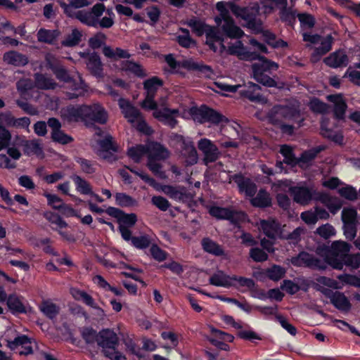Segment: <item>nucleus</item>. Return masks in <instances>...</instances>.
<instances>
[{"label":"nucleus","mask_w":360,"mask_h":360,"mask_svg":"<svg viewBox=\"0 0 360 360\" xmlns=\"http://www.w3.org/2000/svg\"><path fill=\"white\" fill-rule=\"evenodd\" d=\"M209 282L212 285L226 288L233 287L238 289L240 287H246L249 290H252L255 285L252 278L236 275L229 276L221 270L212 274L209 278Z\"/></svg>","instance_id":"f03ea898"},{"label":"nucleus","mask_w":360,"mask_h":360,"mask_svg":"<svg viewBox=\"0 0 360 360\" xmlns=\"http://www.w3.org/2000/svg\"><path fill=\"white\" fill-rule=\"evenodd\" d=\"M165 60L172 70H175L178 67L181 66L187 70H197L207 75H210L213 72L211 66L205 64H200L191 59L184 60L180 64L172 53L166 55Z\"/></svg>","instance_id":"423d86ee"},{"label":"nucleus","mask_w":360,"mask_h":360,"mask_svg":"<svg viewBox=\"0 0 360 360\" xmlns=\"http://www.w3.org/2000/svg\"><path fill=\"white\" fill-rule=\"evenodd\" d=\"M351 249V245L343 240H335L330 246L323 245L318 250L324 251L323 260L319 259L307 252L302 251L297 256L291 258V263L295 266H304L308 268L326 270L327 265L335 269L333 262H340Z\"/></svg>","instance_id":"f257e3e1"},{"label":"nucleus","mask_w":360,"mask_h":360,"mask_svg":"<svg viewBox=\"0 0 360 360\" xmlns=\"http://www.w3.org/2000/svg\"><path fill=\"white\" fill-rule=\"evenodd\" d=\"M105 39L106 35L101 32H98L89 39V45L93 49H98L105 44Z\"/></svg>","instance_id":"680f3d73"},{"label":"nucleus","mask_w":360,"mask_h":360,"mask_svg":"<svg viewBox=\"0 0 360 360\" xmlns=\"http://www.w3.org/2000/svg\"><path fill=\"white\" fill-rule=\"evenodd\" d=\"M72 89L73 92L69 93V98L70 99H75L77 98L79 96H84L85 93L86 92V85L84 83V82L80 79L79 82H76L73 79L72 80Z\"/></svg>","instance_id":"8fccbe9b"},{"label":"nucleus","mask_w":360,"mask_h":360,"mask_svg":"<svg viewBox=\"0 0 360 360\" xmlns=\"http://www.w3.org/2000/svg\"><path fill=\"white\" fill-rule=\"evenodd\" d=\"M41 311L49 319H54L59 314L60 309L54 303L44 301L40 307Z\"/></svg>","instance_id":"a19ab883"},{"label":"nucleus","mask_w":360,"mask_h":360,"mask_svg":"<svg viewBox=\"0 0 360 360\" xmlns=\"http://www.w3.org/2000/svg\"><path fill=\"white\" fill-rule=\"evenodd\" d=\"M334 38L331 34H328L321 41V45L315 48L313 56L321 57L326 55L332 49Z\"/></svg>","instance_id":"f704fd0d"},{"label":"nucleus","mask_w":360,"mask_h":360,"mask_svg":"<svg viewBox=\"0 0 360 360\" xmlns=\"http://www.w3.org/2000/svg\"><path fill=\"white\" fill-rule=\"evenodd\" d=\"M261 228L264 234L270 239L275 240L281 232V226L275 220L261 221Z\"/></svg>","instance_id":"a878e982"},{"label":"nucleus","mask_w":360,"mask_h":360,"mask_svg":"<svg viewBox=\"0 0 360 360\" xmlns=\"http://www.w3.org/2000/svg\"><path fill=\"white\" fill-rule=\"evenodd\" d=\"M51 139L53 141L62 145L70 143L74 141L71 136L65 134L61 129L58 131L51 132Z\"/></svg>","instance_id":"13d9d810"},{"label":"nucleus","mask_w":360,"mask_h":360,"mask_svg":"<svg viewBox=\"0 0 360 360\" xmlns=\"http://www.w3.org/2000/svg\"><path fill=\"white\" fill-rule=\"evenodd\" d=\"M198 149L203 153V163L208 165L216 162L221 156L218 147L210 139H201L198 143Z\"/></svg>","instance_id":"9d476101"},{"label":"nucleus","mask_w":360,"mask_h":360,"mask_svg":"<svg viewBox=\"0 0 360 360\" xmlns=\"http://www.w3.org/2000/svg\"><path fill=\"white\" fill-rule=\"evenodd\" d=\"M251 204L255 207L266 208L272 205V200L269 193L264 188L259 190L257 195L251 200Z\"/></svg>","instance_id":"b1692460"},{"label":"nucleus","mask_w":360,"mask_h":360,"mask_svg":"<svg viewBox=\"0 0 360 360\" xmlns=\"http://www.w3.org/2000/svg\"><path fill=\"white\" fill-rule=\"evenodd\" d=\"M338 278L342 283L360 288V277L354 275L344 274L338 276Z\"/></svg>","instance_id":"774afa93"},{"label":"nucleus","mask_w":360,"mask_h":360,"mask_svg":"<svg viewBox=\"0 0 360 360\" xmlns=\"http://www.w3.org/2000/svg\"><path fill=\"white\" fill-rule=\"evenodd\" d=\"M151 257L157 262H161L167 259L169 254L161 249L157 244H152L150 248Z\"/></svg>","instance_id":"6e6d98bb"},{"label":"nucleus","mask_w":360,"mask_h":360,"mask_svg":"<svg viewBox=\"0 0 360 360\" xmlns=\"http://www.w3.org/2000/svg\"><path fill=\"white\" fill-rule=\"evenodd\" d=\"M163 85V81L158 77H152L143 82L146 95L155 96L158 89Z\"/></svg>","instance_id":"c9c22d12"},{"label":"nucleus","mask_w":360,"mask_h":360,"mask_svg":"<svg viewBox=\"0 0 360 360\" xmlns=\"http://www.w3.org/2000/svg\"><path fill=\"white\" fill-rule=\"evenodd\" d=\"M86 67L94 77L96 78L103 77V63L98 53L92 52L86 54Z\"/></svg>","instance_id":"f3484780"},{"label":"nucleus","mask_w":360,"mask_h":360,"mask_svg":"<svg viewBox=\"0 0 360 360\" xmlns=\"http://www.w3.org/2000/svg\"><path fill=\"white\" fill-rule=\"evenodd\" d=\"M116 205L122 207H130L137 205L136 199L125 193H116L115 195Z\"/></svg>","instance_id":"ea45409f"},{"label":"nucleus","mask_w":360,"mask_h":360,"mask_svg":"<svg viewBox=\"0 0 360 360\" xmlns=\"http://www.w3.org/2000/svg\"><path fill=\"white\" fill-rule=\"evenodd\" d=\"M34 82L36 86L41 89H53L56 87L53 80L41 73L34 74Z\"/></svg>","instance_id":"4c0bfd02"},{"label":"nucleus","mask_w":360,"mask_h":360,"mask_svg":"<svg viewBox=\"0 0 360 360\" xmlns=\"http://www.w3.org/2000/svg\"><path fill=\"white\" fill-rule=\"evenodd\" d=\"M122 69L126 71H129L134 73L136 76L141 78L145 77L146 76V74L141 65L132 60L123 61Z\"/></svg>","instance_id":"c03bdc74"},{"label":"nucleus","mask_w":360,"mask_h":360,"mask_svg":"<svg viewBox=\"0 0 360 360\" xmlns=\"http://www.w3.org/2000/svg\"><path fill=\"white\" fill-rule=\"evenodd\" d=\"M81 335L87 345L97 342L98 333L91 327H84L81 331Z\"/></svg>","instance_id":"603ef678"},{"label":"nucleus","mask_w":360,"mask_h":360,"mask_svg":"<svg viewBox=\"0 0 360 360\" xmlns=\"http://www.w3.org/2000/svg\"><path fill=\"white\" fill-rule=\"evenodd\" d=\"M146 13L148 17L149 18L150 22V25H155L159 21L161 11L158 6H151L148 7L146 9Z\"/></svg>","instance_id":"338daca9"},{"label":"nucleus","mask_w":360,"mask_h":360,"mask_svg":"<svg viewBox=\"0 0 360 360\" xmlns=\"http://www.w3.org/2000/svg\"><path fill=\"white\" fill-rule=\"evenodd\" d=\"M209 214L217 219L229 220L233 224H238V219L235 217L236 212L229 208L213 205L210 207Z\"/></svg>","instance_id":"aec40b11"},{"label":"nucleus","mask_w":360,"mask_h":360,"mask_svg":"<svg viewBox=\"0 0 360 360\" xmlns=\"http://www.w3.org/2000/svg\"><path fill=\"white\" fill-rule=\"evenodd\" d=\"M280 153L283 156V162L285 164L291 167L298 165V158L295 155L292 148L288 145H283L280 149Z\"/></svg>","instance_id":"58836bf2"},{"label":"nucleus","mask_w":360,"mask_h":360,"mask_svg":"<svg viewBox=\"0 0 360 360\" xmlns=\"http://www.w3.org/2000/svg\"><path fill=\"white\" fill-rule=\"evenodd\" d=\"M309 108L315 113L324 114L328 111V105L319 98L314 97L310 100Z\"/></svg>","instance_id":"3c124183"},{"label":"nucleus","mask_w":360,"mask_h":360,"mask_svg":"<svg viewBox=\"0 0 360 360\" xmlns=\"http://www.w3.org/2000/svg\"><path fill=\"white\" fill-rule=\"evenodd\" d=\"M341 219L343 224H358L356 210L352 207H344L341 214Z\"/></svg>","instance_id":"79ce46f5"},{"label":"nucleus","mask_w":360,"mask_h":360,"mask_svg":"<svg viewBox=\"0 0 360 360\" xmlns=\"http://www.w3.org/2000/svg\"><path fill=\"white\" fill-rule=\"evenodd\" d=\"M347 108V103L342 99L335 102L333 108L334 117L338 120H343L345 118Z\"/></svg>","instance_id":"e2e57ef3"},{"label":"nucleus","mask_w":360,"mask_h":360,"mask_svg":"<svg viewBox=\"0 0 360 360\" xmlns=\"http://www.w3.org/2000/svg\"><path fill=\"white\" fill-rule=\"evenodd\" d=\"M120 108L124 117L131 124L136 122V120L141 117V113L139 109L134 106L129 101H124L120 102Z\"/></svg>","instance_id":"412c9836"},{"label":"nucleus","mask_w":360,"mask_h":360,"mask_svg":"<svg viewBox=\"0 0 360 360\" xmlns=\"http://www.w3.org/2000/svg\"><path fill=\"white\" fill-rule=\"evenodd\" d=\"M4 60L8 64L15 66H24L28 63L27 57L15 51H10L5 53Z\"/></svg>","instance_id":"cd10ccee"},{"label":"nucleus","mask_w":360,"mask_h":360,"mask_svg":"<svg viewBox=\"0 0 360 360\" xmlns=\"http://www.w3.org/2000/svg\"><path fill=\"white\" fill-rule=\"evenodd\" d=\"M191 115L194 119L201 124L208 122L212 124L218 125L221 123H227L229 120L226 117L216 110L202 104L199 108L191 109Z\"/></svg>","instance_id":"20e7f679"},{"label":"nucleus","mask_w":360,"mask_h":360,"mask_svg":"<svg viewBox=\"0 0 360 360\" xmlns=\"http://www.w3.org/2000/svg\"><path fill=\"white\" fill-rule=\"evenodd\" d=\"M250 257L256 262H263L268 259V255L259 248H252L250 250Z\"/></svg>","instance_id":"0e129e2a"},{"label":"nucleus","mask_w":360,"mask_h":360,"mask_svg":"<svg viewBox=\"0 0 360 360\" xmlns=\"http://www.w3.org/2000/svg\"><path fill=\"white\" fill-rule=\"evenodd\" d=\"M297 18L300 22L301 26L302 27H307L309 29H311L315 25V18L312 15L309 13H298Z\"/></svg>","instance_id":"69168bd1"},{"label":"nucleus","mask_w":360,"mask_h":360,"mask_svg":"<svg viewBox=\"0 0 360 360\" xmlns=\"http://www.w3.org/2000/svg\"><path fill=\"white\" fill-rule=\"evenodd\" d=\"M289 192L292 196L294 202L300 205H307L314 199L317 193L313 187L306 185H297L289 188Z\"/></svg>","instance_id":"0eeeda50"},{"label":"nucleus","mask_w":360,"mask_h":360,"mask_svg":"<svg viewBox=\"0 0 360 360\" xmlns=\"http://www.w3.org/2000/svg\"><path fill=\"white\" fill-rule=\"evenodd\" d=\"M82 32L77 29H73L71 34L66 36L61 44L65 47H74L77 46L82 41Z\"/></svg>","instance_id":"37998d69"},{"label":"nucleus","mask_w":360,"mask_h":360,"mask_svg":"<svg viewBox=\"0 0 360 360\" xmlns=\"http://www.w3.org/2000/svg\"><path fill=\"white\" fill-rule=\"evenodd\" d=\"M71 179L73 181L76 190L82 195L93 194V191L90 184L82 178L77 174H73L71 176Z\"/></svg>","instance_id":"72a5a7b5"},{"label":"nucleus","mask_w":360,"mask_h":360,"mask_svg":"<svg viewBox=\"0 0 360 360\" xmlns=\"http://www.w3.org/2000/svg\"><path fill=\"white\" fill-rule=\"evenodd\" d=\"M335 264V269L342 270L344 266L351 267L356 269L360 266V253L348 254L342 257L340 262H333Z\"/></svg>","instance_id":"393cba45"},{"label":"nucleus","mask_w":360,"mask_h":360,"mask_svg":"<svg viewBox=\"0 0 360 360\" xmlns=\"http://www.w3.org/2000/svg\"><path fill=\"white\" fill-rule=\"evenodd\" d=\"M316 234L320 236L324 239H328L332 236H335L336 230L330 224H325L319 226L315 232Z\"/></svg>","instance_id":"864d4df0"},{"label":"nucleus","mask_w":360,"mask_h":360,"mask_svg":"<svg viewBox=\"0 0 360 360\" xmlns=\"http://www.w3.org/2000/svg\"><path fill=\"white\" fill-rule=\"evenodd\" d=\"M148 158L165 160L169 158V150L158 141H153L147 146Z\"/></svg>","instance_id":"6ab92c4d"},{"label":"nucleus","mask_w":360,"mask_h":360,"mask_svg":"<svg viewBox=\"0 0 360 360\" xmlns=\"http://www.w3.org/2000/svg\"><path fill=\"white\" fill-rule=\"evenodd\" d=\"M85 126L91 127L95 123L105 124L108 120V114L105 108L99 103L92 105L85 104Z\"/></svg>","instance_id":"39448f33"},{"label":"nucleus","mask_w":360,"mask_h":360,"mask_svg":"<svg viewBox=\"0 0 360 360\" xmlns=\"http://www.w3.org/2000/svg\"><path fill=\"white\" fill-rule=\"evenodd\" d=\"M281 113L284 118L298 123L299 127L302 126L304 119L301 118L300 110L290 107H280Z\"/></svg>","instance_id":"473e14b6"},{"label":"nucleus","mask_w":360,"mask_h":360,"mask_svg":"<svg viewBox=\"0 0 360 360\" xmlns=\"http://www.w3.org/2000/svg\"><path fill=\"white\" fill-rule=\"evenodd\" d=\"M326 149V146L319 145L318 146L303 151L300 156L298 158V165L301 163L308 165L312 160H314L321 152L325 150Z\"/></svg>","instance_id":"c85d7f7f"},{"label":"nucleus","mask_w":360,"mask_h":360,"mask_svg":"<svg viewBox=\"0 0 360 360\" xmlns=\"http://www.w3.org/2000/svg\"><path fill=\"white\" fill-rule=\"evenodd\" d=\"M122 69L126 71H129L134 73L136 76L141 78L145 77L146 76V74L141 65L132 60L123 61Z\"/></svg>","instance_id":"a18cd8bd"},{"label":"nucleus","mask_w":360,"mask_h":360,"mask_svg":"<svg viewBox=\"0 0 360 360\" xmlns=\"http://www.w3.org/2000/svg\"><path fill=\"white\" fill-rule=\"evenodd\" d=\"M97 344L104 350H113L119 344L117 334L110 329H103L98 332Z\"/></svg>","instance_id":"f8f14e48"},{"label":"nucleus","mask_w":360,"mask_h":360,"mask_svg":"<svg viewBox=\"0 0 360 360\" xmlns=\"http://www.w3.org/2000/svg\"><path fill=\"white\" fill-rule=\"evenodd\" d=\"M331 304L338 310L347 312L352 308V304L345 295L339 291L333 292L330 297Z\"/></svg>","instance_id":"4be33fe9"},{"label":"nucleus","mask_w":360,"mask_h":360,"mask_svg":"<svg viewBox=\"0 0 360 360\" xmlns=\"http://www.w3.org/2000/svg\"><path fill=\"white\" fill-rule=\"evenodd\" d=\"M147 154V146H143L141 144L137 145L135 147L129 148L127 152L128 156L135 162H139L141 158L144 155Z\"/></svg>","instance_id":"09e8293b"},{"label":"nucleus","mask_w":360,"mask_h":360,"mask_svg":"<svg viewBox=\"0 0 360 360\" xmlns=\"http://www.w3.org/2000/svg\"><path fill=\"white\" fill-rule=\"evenodd\" d=\"M27 344H31V338L26 335H20L15 337L13 340H8L7 346L13 350L18 346L23 347Z\"/></svg>","instance_id":"bf43d9fd"},{"label":"nucleus","mask_w":360,"mask_h":360,"mask_svg":"<svg viewBox=\"0 0 360 360\" xmlns=\"http://www.w3.org/2000/svg\"><path fill=\"white\" fill-rule=\"evenodd\" d=\"M260 33L262 34L264 42L273 49L286 48L288 46L285 41L281 39H276V34L269 30H264L262 28Z\"/></svg>","instance_id":"c756f323"},{"label":"nucleus","mask_w":360,"mask_h":360,"mask_svg":"<svg viewBox=\"0 0 360 360\" xmlns=\"http://www.w3.org/2000/svg\"><path fill=\"white\" fill-rule=\"evenodd\" d=\"M323 63L331 68L337 69L347 66L349 58L344 51L338 50L326 57Z\"/></svg>","instance_id":"dca6fc26"},{"label":"nucleus","mask_w":360,"mask_h":360,"mask_svg":"<svg viewBox=\"0 0 360 360\" xmlns=\"http://www.w3.org/2000/svg\"><path fill=\"white\" fill-rule=\"evenodd\" d=\"M75 162L80 165L82 171L86 174H93L96 172V168L92 161L81 157H76Z\"/></svg>","instance_id":"5fc2aeb1"},{"label":"nucleus","mask_w":360,"mask_h":360,"mask_svg":"<svg viewBox=\"0 0 360 360\" xmlns=\"http://www.w3.org/2000/svg\"><path fill=\"white\" fill-rule=\"evenodd\" d=\"M260 13V7L258 4L252 6L245 7L241 18L245 21L246 27L255 33L262 32V22L257 17Z\"/></svg>","instance_id":"1a4fd4ad"},{"label":"nucleus","mask_w":360,"mask_h":360,"mask_svg":"<svg viewBox=\"0 0 360 360\" xmlns=\"http://www.w3.org/2000/svg\"><path fill=\"white\" fill-rule=\"evenodd\" d=\"M297 15L298 13H297L296 10L292 9L291 7H288L287 6H283L279 11L281 21L283 22L287 27L292 29L295 28Z\"/></svg>","instance_id":"5701e85b"},{"label":"nucleus","mask_w":360,"mask_h":360,"mask_svg":"<svg viewBox=\"0 0 360 360\" xmlns=\"http://www.w3.org/2000/svg\"><path fill=\"white\" fill-rule=\"evenodd\" d=\"M44 217L51 224L57 225L60 229H65L68 227V224L63 218L57 213L46 212Z\"/></svg>","instance_id":"052dcab7"},{"label":"nucleus","mask_w":360,"mask_h":360,"mask_svg":"<svg viewBox=\"0 0 360 360\" xmlns=\"http://www.w3.org/2000/svg\"><path fill=\"white\" fill-rule=\"evenodd\" d=\"M60 32L58 30H46L41 28L37 32V39L39 42L54 44Z\"/></svg>","instance_id":"7c9ffc66"},{"label":"nucleus","mask_w":360,"mask_h":360,"mask_svg":"<svg viewBox=\"0 0 360 360\" xmlns=\"http://www.w3.org/2000/svg\"><path fill=\"white\" fill-rule=\"evenodd\" d=\"M70 293L75 300L82 302L86 306L96 309L98 315H104V310L95 302L93 297L86 291L78 288H71Z\"/></svg>","instance_id":"2eb2a0df"},{"label":"nucleus","mask_w":360,"mask_h":360,"mask_svg":"<svg viewBox=\"0 0 360 360\" xmlns=\"http://www.w3.org/2000/svg\"><path fill=\"white\" fill-rule=\"evenodd\" d=\"M105 213L109 216L114 217L117 219L119 224V231L120 232L121 227L127 229H130L133 227L137 221V215L134 213H125L123 210L114 207H108L105 210Z\"/></svg>","instance_id":"6e6552de"},{"label":"nucleus","mask_w":360,"mask_h":360,"mask_svg":"<svg viewBox=\"0 0 360 360\" xmlns=\"http://www.w3.org/2000/svg\"><path fill=\"white\" fill-rule=\"evenodd\" d=\"M201 245L205 252L212 255L221 257L225 255L222 247L208 237L202 239Z\"/></svg>","instance_id":"bb28decb"},{"label":"nucleus","mask_w":360,"mask_h":360,"mask_svg":"<svg viewBox=\"0 0 360 360\" xmlns=\"http://www.w3.org/2000/svg\"><path fill=\"white\" fill-rule=\"evenodd\" d=\"M49 67L58 80L64 82H72V78L67 69L62 65L58 63H49Z\"/></svg>","instance_id":"2f4dec72"},{"label":"nucleus","mask_w":360,"mask_h":360,"mask_svg":"<svg viewBox=\"0 0 360 360\" xmlns=\"http://www.w3.org/2000/svg\"><path fill=\"white\" fill-rule=\"evenodd\" d=\"M23 297L15 293L10 294L6 297V305L10 312L14 315L27 314L31 311V307L29 304H25Z\"/></svg>","instance_id":"9b49d317"},{"label":"nucleus","mask_w":360,"mask_h":360,"mask_svg":"<svg viewBox=\"0 0 360 360\" xmlns=\"http://www.w3.org/2000/svg\"><path fill=\"white\" fill-rule=\"evenodd\" d=\"M85 104L67 106L64 111L63 116L69 122H82L85 124Z\"/></svg>","instance_id":"a211bd4d"},{"label":"nucleus","mask_w":360,"mask_h":360,"mask_svg":"<svg viewBox=\"0 0 360 360\" xmlns=\"http://www.w3.org/2000/svg\"><path fill=\"white\" fill-rule=\"evenodd\" d=\"M221 30L225 36L231 39H240L244 35L243 31L235 24V22L223 25Z\"/></svg>","instance_id":"e433bc0d"},{"label":"nucleus","mask_w":360,"mask_h":360,"mask_svg":"<svg viewBox=\"0 0 360 360\" xmlns=\"http://www.w3.org/2000/svg\"><path fill=\"white\" fill-rule=\"evenodd\" d=\"M286 271L284 267L274 264L271 267L266 269V275L271 281H278L285 275Z\"/></svg>","instance_id":"49530a36"},{"label":"nucleus","mask_w":360,"mask_h":360,"mask_svg":"<svg viewBox=\"0 0 360 360\" xmlns=\"http://www.w3.org/2000/svg\"><path fill=\"white\" fill-rule=\"evenodd\" d=\"M278 64L265 56L261 57L259 63L252 65V75L254 79L266 87H276L277 82L266 72L271 73V70H277Z\"/></svg>","instance_id":"7ed1b4c3"},{"label":"nucleus","mask_w":360,"mask_h":360,"mask_svg":"<svg viewBox=\"0 0 360 360\" xmlns=\"http://www.w3.org/2000/svg\"><path fill=\"white\" fill-rule=\"evenodd\" d=\"M98 143L101 147V150L103 152L112 151L114 153H117L119 150L118 146L113 141L111 135H106L104 139L99 140Z\"/></svg>","instance_id":"de8ad7c7"},{"label":"nucleus","mask_w":360,"mask_h":360,"mask_svg":"<svg viewBox=\"0 0 360 360\" xmlns=\"http://www.w3.org/2000/svg\"><path fill=\"white\" fill-rule=\"evenodd\" d=\"M178 113V110H173L169 108H164L159 110L154 111L153 116L164 125L168 126L172 129L176 127L178 121L174 115Z\"/></svg>","instance_id":"4468645a"},{"label":"nucleus","mask_w":360,"mask_h":360,"mask_svg":"<svg viewBox=\"0 0 360 360\" xmlns=\"http://www.w3.org/2000/svg\"><path fill=\"white\" fill-rule=\"evenodd\" d=\"M121 228L120 234L123 240L127 242L131 241V245L136 249L144 250L151 246V239L148 235L145 234L139 236H133L130 229Z\"/></svg>","instance_id":"ddd939ff"},{"label":"nucleus","mask_w":360,"mask_h":360,"mask_svg":"<svg viewBox=\"0 0 360 360\" xmlns=\"http://www.w3.org/2000/svg\"><path fill=\"white\" fill-rule=\"evenodd\" d=\"M340 195L348 200L354 201L358 198V192L355 188L352 186H346L338 190Z\"/></svg>","instance_id":"4d7b16f0"}]
</instances>
